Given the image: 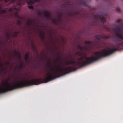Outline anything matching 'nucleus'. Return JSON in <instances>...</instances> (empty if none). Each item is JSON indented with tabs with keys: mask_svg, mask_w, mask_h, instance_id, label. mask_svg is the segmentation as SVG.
Here are the masks:
<instances>
[{
	"mask_svg": "<svg viewBox=\"0 0 123 123\" xmlns=\"http://www.w3.org/2000/svg\"><path fill=\"white\" fill-rule=\"evenodd\" d=\"M19 66L20 68L19 69V70L20 71L21 70L22 68H23V65H18Z\"/></svg>",
	"mask_w": 123,
	"mask_h": 123,
	"instance_id": "23",
	"label": "nucleus"
},
{
	"mask_svg": "<svg viewBox=\"0 0 123 123\" xmlns=\"http://www.w3.org/2000/svg\"><path fill=\"white\" fill-rule=\"evenodd\" d=\"M34 0L36 2H39L40 1V0Z\"/></svg>",
	"mask_w": 123,
	"mask_h": 123,
	"instance_id": "34",
	"label": "nucleus"
},
{
	"mask_svg": "<svg viewBox=\"0 0 123 123\" xmlns=\"http://www.w3.org/2000/svg\"><path fill=\"white\" fill-rule=\"evenodd\" d=\"M44 15L46 17L50 20V18H52L50 17V14L49 11L46 10H44Z\"/></svg>",
	"mask_w": 123,
	"mask_h": 123,
	"instance_id": "8",
	"label": "nucleus"
},
{
	"mask_svg": "<svg viewBox=\"0 0 123 123\" xmlns=\"http://www.w3.org/2000/svg\"><path fill=\"white\" fill-rule=\"evenodd\" d=\"M29 53L28 52L26 54L25 56L29 58Z\"/></svg>",
	"mask_w": 123,
	"mask_h": 123,
	"instance_id": "26",
	"label": "nucleus"
},
{
	"mask_svg": "<svg viewBox=\"0 0 123 123\" xmlns=\"http://www.w3.org/2000/svg\"><path fill=\"white\" fill-rule=\"evenodd\" d=\"M1 6H0V10H1Z\"/></svg>",
	"mask_w": 123,
	"mask_h": 123,
	"instance_id": "39",
	"label": "nucleus"
},
{
	"mask_svg": "<svg viewBox=\"0 0 123 123\" xmlns=\"http://www.w3.org/2000/svg\"><path fill=\"white\" fill-rule=\"evenodd\" d=\"M15 61L16 62V60L15 59Z\"/></svg>",
	"mask_w": 123,
	"mask_h": 123,
	"instance_id": "43",
	"label": "nucleus"
},
{
	"mask_svg": "<svg viewBox=\"0 0 123 123\" xmlns=\"http://www.w3.org/2000/svg\"><path fill=\"white\" fill-rule=\"evenodd\" d=\"M28 58L29 59H30V58L25 56V59L27 61Z\"/></svg>",
	"mask_w": 123,
	"mask_h": 123,
	"instance_id": "32",
	"label": "nucleus"
},
{
	"mask_svg": "<svg viewBox=\"0 0 123 123\" xmlns=\"http://www.w3.org/2000/svg\"><path fill=\"white\" fill-rule=\"evenodd\" d=\"M69 15H70H70H71V14H70H70H69Z\"/></svg>",
	"mask_w": 123,
	"mask_h": 123,
	"instance_id": "41",
	"label": "nucleus"
},
{
	"mask_svg": "<svg viewBox=\"0 0 123 123\" xmlns=\"http://www.w3.org/2000/svg\"><path fill=\"white\" fill-rule=\"evenodd\" d=\"M37 26L38 27H40V26L38 25H37Z\"/></svg>",
	"mask_w": 123,
	"mask_h": 123,
	"instance_id": "37",
	"label": "nucleus"
},
{
	"mask_svg": "<svg viewBox=\"0 0 123 123\" xmlns=\"http://www.w3.org/2000/svg\"><path fill=\"white\" fill-rule=\"evenodd\" d=\"M60 17H59L57 19V18H56L55 19L53 20L52 18H50V20L52 21V23L55 25H57L59 24V20H60Z\"/></svg>",
	"mask_w": 123,
	"mask_h": 123,
	"instance_id": "6",
	"label": "nucleus"
},
{
	"mask_svg": "<svg viewBox=\"0 0 123 123\" xmlns=\"http://www.w3.org/2000/svg\"><path fill=\"white\" fill-rule=\"evenodd\" d=\"M22 24V22L20 20H17L16 23V25H17L20 26Z\"/></svg>",
	"mask_w": 123,
	"mask_h": 123,
	"instance_id": "13",
	"label": "nucleus"
},
{
	"mask_svg": "<svg viewBox=\"0 0 123 123\" xmlns=\"http://www.w3.org/2000/svg\"><path fill=\"white\" fill-rule=\"evenodd\" d=\"M48 67H50V66H48Z\"/></svg>",
	"mask_w": 123,
	"mask_h": 123,
	"instance_id": "44",
	"label": "nucleus"
},
{
	"mask_svg": "<svg viewBox=\"0 0 123 123\" xmlns=\"http://www.w3.org/2000/svg\"><path fill=\"white\" fill-rule=\"evenodd\" d=\"M24 28H25L26 27L25 26H24Z\"/></svg>",
	"mask_w": 123,
	"mask_h": 123,
	"instance_id": "42",
	"label": "nucleus"
},
{
	"mask_svg": "<svg viewBox=\"0 0 123 123\" xmlns=\"http://www.w3.org/2000/svg\"><path fill=\"white\" fill-rule=\"evenodd\" d=\"M0 67L1 68L0 71V75L2 74H3V71L5 69V68L4 67V65L1 63L0 62Z\"/></svg>",
	"mask_w": 123,
	"mask_h": 123,
	"instance_id": "10",
	"label": "nucleus"
},
{
	"mask_svg": "<svg viewBox=\"0 0 123 123\" xmlns=\"http://www.w3.org/2000/svg\"><path fill=\"white\" fill-rule=\"evenodd\" d=\"M27 4L28 5H32L34 4V2L32 0H29L27 2Z\"/></svg>",
	"mask_w": 123,
	"mask_h": 123,
	"instance_id": "15",
	"label": "nucleus"
},
{
	"mask_svg": "<svg viewBox=\"0 0 123 123\" xmlns=\"http://www.w3.org/2000/svg\"><path fill=\"white\" fill-rule=\"evenodd\" d=\"M32 22L30 19H28L27 22H26V24L28 25H29L30 26L31 25Z\"/></svg>",
	"mask_w": 123,
	"mask_h": 123,
	"instance_id": "14",
	"label": "nucleus"
},
{
	"mask_svg": "<svg viewBox=\"0 0 123 123\" xmlns=\"http://www.w3.org/2000/svg\"><path fill=\"white\" fill-rule=\"evenodd\" d=\"M122 21V20L121 19H118L117 20V21L118 22H120Z\"/></svg>",
	"mask_w": 123,
	"mask_h": 123,
	"instance_id": "28",
	"label": "nucleus"
},
{
	"mask_svg": "<svg viewBox=\"0 0 123 123\" xmlns=\"http://www.w3.org/2000/svg\"><path fill=\"white\" fill-rule=\"evenodd\" d=\"M17 0H11V3L16 2Z\"/></svg>",
	"mask_w": 123,
	"mask_h": 123,
	"instance_id": "30",
	"label": "nucleus"
},
{
	"mask_svg": "<svg viewBox=\"0 0 123 123\" xmlns=\"http://www.w3.org/2000/svg\"><path fill=\"white\" fill-rule=\"evenodd\" d=\"M44 34H42L41 33H40V38L42 41L44 39Z\"/></svg>",
	"mask_w": 123,
	"mask_h": 123,
	"instance_id": "16",
	"label": "nucleus"
},
{
	"mask_svg": "<svg viewBox=\"0 0 123 123\" xmlns=\"http://www.w3.org/2000/svg\"><path fill=\"white\" fill-rule=\"evenodd\" d=\"M10 61L12 63V64H13L14 63L13 62V60H12V59L11 58V57H10Z\"/></svg>",
	"mask_w": 123,
	"mask_h": 123,
	"instance_id": "29",
	"label": "nucleus"
},
{
	"mask_svg": "<svg viewBox=\"0 0 123 123\" xmlns=\"http://www.w3.org/2000/svg\"><path fill=\"white\" fill-rule=\"evenodd\" d=\"M19 33V32H14L13 34L11 36V37H16L18 36Z\"/></svg>",
	"mask_w": 123,
	"mask_h": 123,
	"instance_id": "12",
	"label": "nucleus"
},
{
	"mask_svg": "<svg viewBox=\"0 0 123 123\" xmlns=\"http://www.w3.org/2000/svg\"><path fill=\"white\" fill-rule=\"evenodd\" d=\"M91 25H96L98 24L100 21L103 24L102 28L103 30L109 31L110 30V28L108 25L105 26L104 24V22L106 21V19L104 16L102 15H94L92 19Z\"/></svg>",
	"mask_w": 123,
	"mask_h": 123,
	"instance_id": "4",
	"label": "nucleus"
},
{
	"mask_svg": "<svg viewBox=\"0 0 123 123\" xmlns=\"http://www.w3.org/2000/svg\"><path fill=\"white\" fill-rule=\"evenodd\" d=\"M62 65L57 67L58 69H54L50 67V70L53 72H49L46 74L47 78L43 80L41 78L34 79L32 80H28L20 81L19 82H16V83H8L6 81L2 83V87H0V94L15 89L23 88L33 85H37L42 83H47L55 78H59L69 73V67L64 66L66 63H61Z\"/></svg>",
	"mask_w": 123,
	"mask_h": 123,
	"instance_id": "1",
	"label": "nucleus"
},
{
	"mask_svg": "<svg viewBox=\"0 0 123 123\" xmlns=\"http://www.w3.org/2000/svg\"><path fill=\"white\" fill-rule=\"evenodd\" d=\"M38 64H36L35 66L34 67V69H35L36 68L38 67Z\"/></svg>",
	"mask_w": 123,
	"mask_h": 123,
	"instance_id": "27",
	"label": "nucleus"
},
{
	"mask_svg": "<svg viewBox=\"0 0 123 123\" xmlns=\"http://www.w3.org/2000/svg\"><path fill=\"white\" fill-rule=\"evenodd\" d=\"M29 5L28 6V7L30 9H33V6H32L31 5Z\"/></svg>",
	"mask_w": 123,
	"mask_h": 123,
	"instance_id": "24",
	"label": "nucleus"
},
{
	"mask_svg": "<svg viewBox=\"0 0 123 123\" xmlns=\"http://www.w3.org/2000/svg\"><path fill=\"white\" fill-rule=\"evenodd\" d=\"M12 54L13 55V56H16V54H15H15H14V53H12Z\"/></svg>",
	"mask_w": 123,
	"mask_h": 123,
	"instance_id": "35",
	"label": "nucleus"
},
{
	"mask_svg": "<svg viewBox=\"0 0 123 123\" xmlns=\"http://www.w3.org/2000/svg\"><path fill=\"white\" fill-rule=\"evenodd\" d=\"M116 9L118 11H119L120 10V8H117Z\"/></svg>",
	"mask_w": 123,
	"mask_h": 123,
	"instance_id": "31",
	"label": "nucleus"
},
{
	"mask_svg": "<svg viewBox=\"0 0 123 123\" xmlns=\"http://www.w3.org/2000/svg\"><path fill=\"white\" fill-rule=\"evenodd\" d=\"M123 28L118 26L115 28V35L117 37L123 40V37L121 35L123 32ZM116 46H113L109 49H104L101 51H96L93 53L95 57L92 56L87 57L81 56L77 59V61H74V71L78 69V67H81L90 64L98 61L102 57L109 56L117 51L120 49V47H123V42L117 43Z\"/></svg>",
	"mask_w": 123,
	"mask_h": 123,
	"instance_id": "2",
	"label": "nucleus"
},
{
	"mask_svg": "<svg viewBox=\"0 0 123 123\" xmlns=\"http://www.w3.org/2000/svg\"><path fill=\"white\" fill-rule=\"evenodd\" d=\"M18 61L19 62V63L18 64V65H23L24 64V62H22L20 63V61L18 60Z\"/></svg>",
	"mask_w": 123,
	"mask_h": 123,
	"instance_id": "25",
	"label": "nucleus"
},
{
	"mask_svg": "<svg viewBox=\"0 0 123 123\" xmlns=\"http://www.w3.org/2000/svg\"><path fill=\"white\" fill-rule=\"evenodd\" d=\"M16 68H15V70H16Z\"/></svg>",
	"mask_w": 123,
	"mask_h": 123,
	"instance_id": "45",
	"label": "nucleus"
},
{
	"mask_svg": "<svg viewBox=\"0 0 123 123\" xmlns=\"http://www.w3.org/2000/svg\"><path fill=\"white\" fill-rule=\"evenodd\" d=\"M18 2L17 3V4L18 6H21L22 5V0H18Z\"/></svg>",
	"mask_w": 123,
	"mask_h": 123,
	"instance_id": "17",
	"label": "nucleus"
},
{
	"mask_svg": "<svg viewBox=\"0 0 123 123\" xmlns=\"http://www.w3.org/2000/svg\"><path fill=\"white\" fill-rule=\"evenodd\" d=\"M109 38L108 37L106 36L102 35H96L95 40L93 42L91 41H86L85 43L86 44L83 46H81L79 43L77 45V48L79 50L81 51H85L88 49L89 47H91L94 46L95 44L94 42H101L102 39H106Z\"/></svg>",
	"mask_w": 123,
	"mask_h": 123,
	"instance_id": "3",
	"label": "nucleus"
},
{
	"mask_svg": "<svg viewBox=\"0 0 123 123\" xmlns=\"http://www.w3.org/2000/svg\"><path fill=\"white\" fill-rule=\"evenodd\" d=\"M0 44L1 45H5V43H4L2 39H0Z\"/></svg>",
	"mask_w": 123,
	"mask_h": 123,
	"instance_id": "18",
	"label": "nucleus"
},
{
	"mask_svg": "<svg viewBox=\"0 0 123 123\" xmlns=\"http://www.w3.org/2000/svg\"><path fill=\"white\" fill-rule=\"evenodd\" d=\"M68 65L69 64V62H68Z\"/></svg>",
	"mask_w": 123,
	"mask_h": 123,
	"instance_id": "38",
	"label": "nucleus"
},
{
	"mask_svg": "<svg viewBox=\"0 0 123 123\" xmlns=\"http://www.w3.org/2000/svg\"><path fill=\"white\" fill-rule=\"evenodd\" d=\"M76 54L77 55L80 56V54L79 53V52H76Z\"/></svg>",
	"mask_w": 123,
	"mask_h": 123,
	"instance_id": "33",
	"label": "nucleus"
},
{
	"mask_svg": "<svg viewBox=\"0 0 123 123\" xmlns=\"http://www.w3.org/2000/svg\"><path fill=\"white\" fill-rule=\"evenodd\" d=\"M15 10L16 11L14 13H13V15L15 16L16 17L20 19H21V18L20 17L18 14V10L16 8H15Z\"/></svg>",
	"mask_w": 123,
	"mask_h": 123,
	"instance_id": "7",
	"label": "nucleus"
},
{
	"mask_svg": "<svg viewBox=\"0 0 123 123\" xmlns=\"http://www.w3.org/2000/svg\"><path fill=\"white\" fill-rule=\"evenodd\" d=\"M0 12L2 13H5L6 12V10H2L0 11Z\"/></svg>",
	"mask_w": 123,
	"mask_h": 123,
	"instance_id": "22",
	"label": "nucleus"
},
{
	"mask_svg": "<svg viewBox=\"0 0 123 123\" xmlns=\"http://www.w3.org/2000/svg\"><path fill=\"white\" fill-rule=\"evenodd\" d=\"M5 1L6 2H7V1L6 0H5Z\"/></svg>",
	"mask_w": 123,
	"mask_h": 123,
	"instance_id": "40",
	"label": "nucleus"
},
{
	"mask_svg": "<svg viewBox=\"0 0 123 123\" xmlns=\"http://www.w3.org/2000/svg\"><path fill=\"white\" fill-rule=\"evenodd\" d=\"M58 60H59V59Z\"/></svg>",
	"mask_w": 123,
	"mask_h": 123,
	"instance_id": "46",
	"label": "nucleus"
},
{
	"mask_svg": "<svg viewBox=\"0 0 123 123\" xmlns=\"http://www.w3.org/2000/svg\"><path fill=\"white\" fill-rule=\"evenodd\" d=\"M25 67V65L24 64L23 65V67Z\"/></svg>",
	"mask_w": 123,
	"mask_h": 123,
	"instance_id": "36",
	"label": "nucleus"
},
{
	"mask_svg": "<svg viewBox=\"0 0 123 123\" xmlns=\"http://www.w3.org/2000/svg\"><path fill=\"white\" fill-rule=\"evenodd\" d=\"M74 15L76 18L79 19H80V18L83 16L81 13V10L79 8H77L75 10Z\"/></svg>",
	"mask_w": 123,
	"mask_h": 123,
	"instance_id": "5",
	"label": "nucleus"
},
{
	"mask_svg": "<svg viewBox=\"0 0 123 123\" xmlns=\"http://www.w3.org/2000/svg\"><path fill=\"white\" fill-rule=\"evenodd\" d=\"M110 4H111L113 2V0H105Z\"/></svg>",
	"mask_w": 123,
	"mask_h": 123,
	"instance_id": "19",
	"label": "nucleus"
},
{
	"mask_svg": "<svg viewBox=\"0 0 123 123\" xmlns=\"http://www.w3.org/2000/svg\"><path fill=\"white\" fill-rule=\"evenodd\" d=\"M15 54L18 56V58H19L20 60H21V56L19 51H17L16 50H15Z\"/></svg>",
	"mask_w": 123,
	"mask_h": 123,
	"instance_id": "11",
	"label": "nucleus"
},
{
	"mask_svg": "<svg viewBox=\"0 0 123 123\" xmlns=\"http://www.w3.org/2000/svg\"><path fill=\"white\" fill-rule=\"evenodd\" d=\"M32 48H33V49L34 50H35L37 49V47L35 45H33L32 46Z\"/></svg>",
	"mask_w": 123,
	"mask_h": 123,
	"instance_id": "21",
	"label": "nucleus"
},
{
	"mask_svg": "<svg viewBox=\"0 0 123 123\" xmlns=\"http://www.w3.org/2000/svg\"><path fill=\"white\" fill-rule=\"evenodd\" d=\"M6 68H8V65H10L11 64V63L10 62H6Z\"/></svg>",
	"mask_w": 123,
	"mask_h": 123,
	"instance_id": "20",
	"label": "nucleus"
},
{
	"mask_svg": "<svg viewBox=\"0 0 123 123\" xmlns=\"http://www.w3.org/2000/svg\"><path fill=\"white\" fill-rule=\"evenodd\" d=\"M4 36L5 37L6 41L7 42L10 39L11 36L10 33H9L8 32H6V34Z\"/></svg>",
	"mask_w": 123,
	"mask_h": 123,
	"instance_id": "9",
	"label": "nucleus"
}]
</instances>
